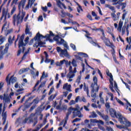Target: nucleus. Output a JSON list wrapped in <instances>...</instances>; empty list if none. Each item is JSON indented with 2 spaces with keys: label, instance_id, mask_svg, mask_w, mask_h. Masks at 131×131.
<instances>
[{
  "label": "nucleus",
  "instance_id": "53",
  "mask_svg": "<svg viewBox=\"0 0 131 131\" xmlns=\"http://www.w3.org/2000/svg\"><path fill=\"white\" fill-rule=\"evenodd\" d=\"M106 75L107 76H109V77H112L113 75H112V74L109 72V71H106Z\"/></svg>",
  "mask_w": 131,
  "mask_h": 131
},
{
  "label": "nucleus",
  "instance_id": "49",
  "mask_svg": "<svg viewBox=\"0 0 131 131\" xmlns=\"http://www.w3.org/2000/svg\"><path fill=\"white\" fill-rule=\"evenodd\" d=\"M54 91H55V88H54V87L51 88L49 93H48L49 96L52 95V94L54 92Z\"/></svg>",
  "mask_w": 131,
  "mask_h": 131
},
{
  "label": "nucleus",
  "instance_id": "51",
  "mask_svg": "<svg viewBox=\"0 0 131 131\" xmlns=\"http://www.w3.org/2000/svg\"><path fill=\"white\" fill-rule=\"evenodd\" d=\"M39 127L37 126L36 127V129L35 130H33V131H38L39 130V129H40V128H41V127H42V124H40L39 125Z\"/></svg>",
  "mask_w": 131,
  "mask_h": 131
},
{
  "label": "nucleus",
  "instance_id": "50",
  "mask_svg": "<svg viewBox=\"0 0 131 131\" xmlns=\"http://www.w3.org/2000/svg\"><path fill=\"white\" fill-rule=\"evenodd\" d=\"M128 28H129V25L127 24V26H126V31L127 32V35H128V34H129V31L128 30Z\"/></svg>",
  "mask_w": 131,
  "mask_h": 131
},
{
  "label": "nucleus",
  "instance_id": "8",
  "mask_svg": "<svg viewBox=\"0 0 131 131\" xmlns=\"http://www.w3.org/2000/svg\"><path fill=\"white\" fill-rule=\"evenodd\" d=\"M50 34H47L45 36L42 35H39L38 37L39 39L41 37V38H46L47 40H49L50 42H53L54 40L51 39V36H55V34L52 32V31H49Z\"/></svg>",
  "mask_w": 131,
  "mask_h": 131
},
{
  "label": "nucleus",
  "instance_id": "37",
  "mask_svg": "<svg viewBox=\"0 0 131 131\" xmlns=\"http://www.w3.org/2000/svg\"><path fill=\"white\" fill-rule=\"evenodd\" d=\"M72 65L73 67H77V64H76V60L74 59L72 60Z\"/></svg>",
  "mask_w": 131,
  "mask_h": 131
},
{
  "label": "nucleus",
  "instance_id": "57",
  "mask_svg": "<svg viewBox=\"0 0 131 131\" xmlns=\"http://www.w3.org/2000/svg\"><path fill=\"white\" fill-rule=\"evenodd\" d=\"M18 0H13L11 3V6H13V5H17V2H18Z\"/></svg>",
  "mask_w": 131,
  "mask_h": 131
},
{
  "label": "nucleus",
  "instance_id": "26",
  "mask_svg": "<svg viewBox=\"0 0 131 131\" xmlns=\"http://www.w3.org/2000/svg\"><path fill=\"white\" fill-rule=\"evenodd\" d=\"M114 86L115 91H116L118 96H120V94L119 93V89H118V86H117V83H116V82H115L114 83Z\"/></svg>",
  "mask_w": 131,
  "mask_h": 131
},
{
  "label": "nucleus",
  "instance_id": "34",
  "mask_svg": "<svg viewBox=\"0 0 131 131\" xmlns=\"http://www.w3.org/2000/svg\"><path fill=\"white\" fill-rule=\"evenodd\" d=\"M71 113V112H70V113L69 112H68L66 115V117H65V122H67L68 120V119L69 118V115H70V114Z\"/></svg>",
  "mask_w": 131,
  "mask_h": 131
},
{
  "label": "nucleus",
  "instance_id": "41",
  "mask_svg": "<svg viewBox=\"0 0 131 131\" xmlns=\"http://www.w3.org/2000/svg\"><path fill=\"white\" fill-rule=\"evenodd\" d=\"M7 2H8V0H4L3 3L0 6V13H2V8H3V7L6 5V3H7Z\"/></svg>",
  "mask_w": 131,
  "mask_h": 131
},
{
  "label": "nucleus",
  "instance_id": "6",
  "mask_svg": "<svg viewBox=\"0 0 131 131\" xmlns=\"http://www.w3.org/2000/svg\"><path fill=\"white\" fill-rule=\"evenodd\" d=\"M66 35V34H61L59 35H56L54 37H53V40H55V41H56L57 45H58V46H60V45H63L64 42H65V40L64 39H62V37L64 38ZM61 36V37H60Z\"/></svg>",
  "mask_w": 131,
  "mask_h": 131
},
{
  "label": "nucleus",
  "instance_id": "62",
  "mask_svg": "<svg viewBox=\"0 0 131 131\" xmlns=\"http://www.w3.org/2000/svg\"><path fill=\"white\" fill-rule=\"evenodd\" d=\"M56 50L58 53H60V52H61L62 51V49H61L60 47H57Z\"/></svg>",
  "mask_w": 131,
  "mask_h": 131
},
{
  "label": "nucleus",
  "instance_id": "1",
  "mask_svg": "<svg viewBox=\"0 0 131 131\" xmlns=\"http://www.w3.org/2000/svg\"><path fill=\"white\" fill-rule=\"evenodd\" d=\"M26 3V2L24 0L20 1L18 4L19 13L17 15L15 14L13 16V23L14 26L16 25V22L17 25H19V24H21V23L23 22V19H24V17H25V15H26V13L23 11L21 14V7L22 9H24Z\"/></svg>",
  "mask_w": 131,
  "mask_h": 131
},
{
  "label": "nucleus",
  "instance_id": "3",
  "mask_svg": "<svg viewBox=\"0 0 131 131\" xmlns=\"http://www.w3.org/2000/svg\"><path fill=\"white\" fill-rule=\"evenodd\" d=\"M4 41H5V37L0 36V45L4 43ZM8 42L9 43H7L5 45V48L4 49V51H3V50L4 49V48H5V46H2L0 47V53H1L0 60H2V59L4 58V55L8 53V51H9V47H10V45H12V43H13V40H12L11 36L9 37Z\"/></svg>",
  "mask_w": 131,
  "mask_h": 131
},
{
  "label": "nucleus",
  "instance_id": "52",
  "mask_svg": "<svg viewBox=\"0 0 131 131\" xmlns=\"http://www.w3.org/2000/svg\"><path fill=\"white\" fill-rule=\"evenodd\" d=\"M32 105V102L29 103L28 104L25 105V109H28Z\"/></svg>",
  "mask_w": 131,
  "mask_h": 131
},
{
  "label": "nucleus",
  "instance_id": "14",
  "mask_svg": "<svg viewBox=\"0 0 131 131\" xmlns=\"http://www.w3.org/2000/svg\"><path fill=\"white\" fill-rule=\"evenodd\" d=\"M65 89H67V91H68V92H72L71 85V84L68 85V83H66L64 84L63 86V89L65 90Z\"/></svg>",
  "mask_w": 131,
  "mask_h": 131
},
{
  "label": "nucleus",
  "instance_id": "64",
  "mask_svg": "<svg viewBox=\"0 0 131 131\" xmlns=\"http://www.w3.org/2000/svg\"><path fill=\"white\" fill-rule=\"evenodd\" d=\"M123 25V21H122L121 20H120L119 23V27H122V26Z\"/></svg>",
  "mask_w": 131,
  "mask_h": 131
},
{
  "label": "nucleus",
  "instance_id": "45",
  "mask_svg": "<svg viewBox=\"0 0 131 131\" xmlns=\"http://www.w3.org/2000/svg\"><path fill=\"white\" fill-rule=\"evenodd\" d=\"M16 11V7L14 6L13 8L12 9L11 11L10 12V15H13V14H14V13H15V12Z\"/></svg>",
  "mask_w": 131,
  "mask_h": 131
},
{
  "label": "nucleus",
  "instance_id": "23",
  "mask_svg": "<svg viewBox=\"0 0 131 131\" xmlns=\"http://www.w3.org/2000/svg\"><path fill=\"white\" fill-rule=\"evenodd\" d=\"M4 101H5L6 103H10L11 102V99L6 95V94H4Z\"/></svg>",
  "mask_w": 131,
  "mask_h": 131
},
{
  "label": "nucleus",
  "instance_id": "2",
  "mask_svg": "<svg viewBox=\"0 0 131 131\" xmlns=\"http://www.w3.org/2000/svg\"><path fill=\"white\" fill-rule=\"evenodd\" d=\"M110 114L112 117H116L121 124H125L126 126H130V122L128 121L126 118L123 117L121 113L118 112L113 108L110 109Z\"/></svg>",
  "mask_w": 131,
  "mask_h": 131
},
{
  "label": "nucleus",
  "instance_id": "35",
  "mask_svg": "<svg viewBox=\"0 0 131 131\" xmlns=\"http://www.w3.org/2000/svg\"><path fill=\"white\" fill-rule=\"evenodd\" d=\"M92 30H93V31H98L99 30H100V31H101V32H102V34H104V30L102 29L101 28H95V29H92Z\"/></svg>",
  "mask_w": 131,
  "mask_h": 131
},
{
  "label": "nucleus",
  "instance_id": "25",
  "mask_svg": "<svg viewBox=\"0 0 131 131\" xmlns=\"http://www.w3.org/2000/svg\"><path fill=\"white\" fill-rule=\"evenodd\" d=\"M110 48H111V49H112V50L111 51V52H112V55L113 56V57L115 56V46L112 45Z\"/></svg>",
  "mask_w": 131,
  "mask_h": 131
},
{
  "label": "nucleus",
  "instance_id": "54",
  "mask_svg": "<svg viewBox=\"0 0 131 131\" xmlns=\"http://www.w3.org/2000/svg\"><path fill=\"white\" fill-rule=\"evenodd\" d=\"M39 47L38 42H35L34 45H33V48H36V49H37Z\"/></svg>",
  "mask_w": 131,
  "mask_h": 131
},
{
  "label": "nucleus",
  "instance_id": "19",
  "mask_svg": "<svg viewBox=\"0 0 131 131\" xmlns=\"http://www.w3.org/2000/svg\"><path fill=\"white\" fill-rule=\"evenodd\" d=\"M30 69L29 68H23L21 69L19 72H18V74H23V73H24V72H27V71H28V70H29Z\"/></svg>",
  "mask_w": 131,
  "mask_h": 131
},
{
  "label": "nucleus",
  "instance_id": "42",
  "mask_svg": "<svg viewBox=\"0 0 131 131\" xmlns=\"http://www.w3.org/2000/svg\"><path fill=\"white\" fill-rule=\"evenodd\" d=\"M80 80H81V76L79 75L78 76V77L76 79V82H77L78 84H79V83H80Z\"/></svg>",
  "mask_w": 131,
  "mask_h": 131
},
{
  "label": "nucleus",
  "instance_id": "27",
  "mask_svg": "<svg viewBox=\"0 0 131 131\" xmlns=\"http://www.w3.org/2000/svg\"><path fill=\"white\" fill-rule=\"evenodd\" d=\"M107 29H108V31H110L108 32V33H110V34H111V35L112 36V37H113V40L114 41H115L116 40V39H115V36H114V34L110 32V31H111V29H110V28L108 27Z\"/></svg>",
  "mask_w": 131,
  "mask_h": 131
},
{
  "label": "nucleus",
  "instance_id": "44",
  "mask_svg": "<svg viewBox=\"0 0 131 131\" xmlns=\"http://www.w3.org/2000/svg\"><path fill=\"white\" fill-rule=\"evenodd\" d=\"M70 111H74V112H76L78 110L76 107H70L69 110Z\"/></svg>",
  "mask_w": 131,
  "mask_h": 131
},
{
  "label": "nucleus",
  "instance_id": "40",
  "mask_svg": "<svg viewBox=\"0 0 131 131\" xmlns=\"http://www.w3.org/2000/svg\"><path fill=\"white\" fill-rule=\"evenodd\" d=\"M60 53L61 55H68L67 49L62 50Z\"/></svg>",
  "mask_w": 131,
  "mask_h": 131
},
{
  "label": "nucleus",
  "instance_id": "18",
  "mask_svg": "<svg viewBox=\"0 0 131 131\" xmlns=\"http://www.w3.org/2000/svg\"><path fill=\"white\" fill-rule=\"evenodd\" d=\"M61 13L62 15V16H68V17H69L70 18H73V15L69 13H65L64 12V10H62L61 11Z\"/></svg>",
  "mask_w": 131,
  "mask_h": 131
},
{
  "label": "nucleus",
  "instance_id": "39",
  "mask_svg": "<svg viewBox=\"0 0 131 131\" xmlns=\"http://www.w3.org/2000/svg\"><path fill=\"white\" fill-rule=\"evenodd\" d=\"M77 11L78 12V13H80V11L81 12H83V9H82V7H81V6H79L78 8H77Z\"/></svg>",
  "mask_w": 131,
  "mask_h": 131
},
{
  "label": "nucleus",
  "instance_id": "5",
  "mask_svg": "<svg viewBox=\"0 0 131 131\" xmlns=\"http://www.w3.org/2000/svg\"><path fill=\"white\" fill-rule=\"evenodd\" d=\"M1 12H2V16L0 18V22L3 20V18H4V20H7V16L8 19H10L11 18V14H10L9 12V8L8 6H2L1 8Z\"/></svg>",
  "mask_w": 131,
  "mask_h": 131
},
{
  "label": "nucleus",
  "instance_id": "33",
  "mask_svg": "<svg viewBox=\"0 0 131 131\" xmlns=\"http://www.w3.org/2000/svg\"><path fill=\"white\" fill-rule=\"evenodd\" d=\"M30 95H31V93H28V94L25 95L23 98L21 99V101H20V103H23V102H24V100H25V97H29V96H30Z\"/></svg>",
  "mask_w": 131,
  "mask_h": 131
},
{
  "label": "nucleus",
  "instance_id": "9",
  "mask_svg": "<svg viewBox=\"0 0 131 131\" xmlns=\"http://www.w3.org/2000/svg\"><path fill=\"white\" fill-rule=\"evenodd\" d=\"M39 35H42V34H40L39 32H38L36 36L34 37V40L36 41L38 40V42L39 43V47L41 48V47H45L44 46H42V45H46V42L43 41H41V39L42 38L41 37H39Z\"/></svg>",
  "mask_w": 131,
  "mask_h": 131
},
{
  "label": "nucleus",
  "instance_id": "12",
  "mask_svg": "<svg viewBox=\"0 0 131 131\" xmlns=\"http://www.w3.org/2000/svg\"><path fill=\"white\" fill-rule=\"evenodd\" d=\"M103 42H104L105 46H106V47H108L109 48L112 47V46L114 45L113 44V43L110 41V40H109V39L107 38Z\"/></svg>",
  "mask_w": 131,
  "mask_h": 131
},
{
  "label": "nucleus",
  "instance_id": "16",
  "mask_svg": "<svg viewBox=\"0 0 131 131\" xmlns=\"http://www.w3.org/2000/svg\"><path fill=\"white\" fill-rule=\"evenodd\" d=\"M90 121L91 122H93V123H100V124H102V125L104 124V122L101 120H97L96 119H91Z\"/></svg>",
  "mask_w": 131,
  "mask_h": 131
},
{
  "label": "nucleus",
  "instance_id": "17",
  "mask_svg": "<svg viewBox=\"0 0 131 131\" xmlns=\"http://www.w3.org/2000/svg\"><path fill=\"white\" fill-rule=\"evenodd\" d=\"M73 117L74 118L75 117H80V114H81V113L80 112V111L78 110L76 111V112H73Z\"/></svg>",
  "mask_w": 131,
  "mask_h": 131
},
{
  "label": "nucleus",
  "instance_id": "55",
  "mask_svg": "<svg viewBox=\"0 0 131 131\" xmlns=\"http://www.w3.org/2000/svg\"><path fill=\"white\" fill-rule=\"evenodd\" d=\"M38 84H39V81H37V82H36V83L35 84V86H34V89H33V92H34V91H36V89H35V88H36V86H37V85H38Z\"/></svg>",
  "mask_w": 131,
  "mask_h": 131
},
{
  "label": "nucleus",
  "instance_id": "30",
  "mask_svg": "<svg viewBox=\"0 0 131 131\" xmlns=\"http://www.w3.org/2000/svg\"><path fill=\"white\" fill-rule=\"evenodd\" d=\"M110 89L111 91L113 93H115V90H114V89H113V82L110 81Z\"/></svg>",
  "mask_w": 131,
  "mask_h": 131
},
{
  "label": "nucleus",
  "instance_id": "56",
  "mask_svg": "<svg viewBox=\"0 0 131 131\" xmlns=\"http://www.w3.org/2000/svg\"><path fill=\"white\" fill-rule=\"evenodd\" d=\"M80 120H81V119H79L78 118H76V119H74L72 121L73 123L74 122H77V121H79Z\"/></svg>",
  "mask_w": 131,
  "mask_h": 131
},
{
  "label": "nucleus",
  "instance_id": "63",
  "mask_svg": "<svg viewBox=\"0 0 131 131\" xmlns=\"http://www.w3.org/2000/svg\"><path fill=\"white\" fill-rule=\"evenodd\" d=\"M126 14H127V12H125L123 14L122 16V20H124L125 19V16H126Z\"/></svg>",
  "mask_w": 131,
  "mask_h": 131
},
{
  "label": "nucleus",
  "instance_id": "38",
  "mask_svg": "<svg viewBox=\"0 0 131 131\" xmlns=\"http://www.w3.org/2000/svg\"><path fill=\"white\" fill-rule=\"evenodd\" d=\"M47 82V81H44L43 82L41 83V84L39 85L38 90H39L40 88H43L45 85H46V83Z\"/></svg>",
  "mask_w": 131,
  "mask_h": 131
},
{
  "label": "nucleus",
  "instance_id": "22",
  "mask_svg": "<svg viewBox=\"0 0 131 131\" xmlns=\"http://www.w3.org/2000/svg\"><path fill=\"white\" fill-rule=\"evenodd\" d=\"M83 85H84V92H86L88 97H89V98H90L91 97V96H90L89 95V87L86 86V85H85V83H83Z\"/></svg>",
  "mask_w": 131,
  "mask_h": 131
},
{
  "label": "nucleus",
  "instance_id": "43",
  "mask_svg": "<svg viewBox=\"0 0 131 131\" xmlns=\"http://www.w3.org/2000/svg\"><path fill=\"white\" fill-rule=\"evenodd\" d=\"M68 21H69V23H72V24H73V25H74L75 24H77V25H78V26H79V25L78 23H77V22H76V21H71V19H70V18L68 19Z\"/></svg>",
  "mask_w": 131,
  "mask_h": 131
},
{
  "label": "nucleus",
  "instance_id": "13",
  "mask_svg": "<svg viewBox=\"0 0 131 131\" xmlns=\"http://www.w3.org/2000/svg\"><path fill=\"white\" fill-rule=\"evenodd\" d=\"M25 33L26 34H28L30 37H31V36H32V33L30 32V30H29V27L28 26V25H26Z\"/></svg>",
  "mask_w": 131,
  "mask_h": 131
},
{
  "label": "nucleus",
  "instance_id": "31",
  "mask_svg": "<svg viewBox=\"0 0 131 131\" xmlns=\"http://www.w3.org/2000/svg\"><path fill=\"white\" fill-rule=\"evenodd\" d=\"M97 114H96V112H93L92 114L90 116H89V118H97Z\"/></svg>",
  "mask_w": 131,
  "mask_h": 131
},
{
  "label": "nucleus",
  "instance_id": "20",
  "mask_svg": "<svg viewBox=\"0 0 131 131\" xmlns=\"http://www.w3.org/2000/svg\"><path fill=\"white\" fill-rule=\"evenodd\" d=\"M126 41L127 42H128V43L129 44V46L128 47V45H127L126 46V48H125V50L127 51V50H130V48H131V45H130V40H129V39L128 38V37L126 38Z\"/></svg>",
  "mask_w": 131,
  "mask_h": 131
},
{
  "label": "nucleus",
  "instance_id": "32",
  "mask_svg": "<svg viewBox=\"0 0 131 131\" xmlns=\"http://www.w3.org/2000/svg\"><path fill=\"white\" fill-rule=\"evenodd\" d=\"M56 97H57V93H56L54 95V96L53 95H52L51 96H50L48 99L51 101V100L52 101H53L54 100V99H55V98H56Z\"/></svg>",
  "mask_w": 131,
  "mask_h": 131
},
{
  "label": "nucleus",
  "instance_id": "48",
  "mask_svg": "<svg viewBox=\"0 0 131 131\" xmlns=\"http://www.w3.org/2000/svg\"><path fill=\"white\" fill-rule=\"evenodd\" d=\"M70 47L74 51H76V46L74 44L71 43L70 44Z\"/></svg>",
  "mask_w": 131,
  "mask_h": 131
},
{
  "label": "nucleus",
  "instance_id": "61",
  "mask_svg": "<svg viewBox=\"0 0 131 131\" xmlns=\"http://www.w3.org/2000/svg\"><path fill=\"white\" fill-rule=\"evenodd\" d=\"M36 106L35 105H33L31 107L30 109L29 110V112H31L33 111L34 109H35Z\"/></svg>",
  "mask_w": 131,
  "mask_h": 131
},
{
  "label": "nucleus",
  "instance_id": "7",
  "mask_svg": "<svg viewBox=\"0 0 131 131\" xmlns=\"http://www.w3.org/2000/svg\"><path fill=\"white\" fill-rule=\"evenodd\" d=\"M106 8H108L110 10H111L113 13H111L112 17L113 18V21H117V17H116V11H115V7L108 4H105Z\"/></svg>",
  "mask_w": 131,
  "mask_h": 131
},
{
  "label": "nucleus",
  "instance_id": "15",
  "mask_svg": "<svg viewBox=\"0 0 131 131\" xmlns=\"http://www.w3.org/2000/svg\"><path fill=\"white\" fill-rule=\"evenodd\" d=\"M30 117L28 118H26L23 121V123L25 124L26 123H31V122H33V119H30Z\"/></svg>",
  "mask_w": 131,
  "mask_h": 131
},
{
  "label": "nucleus",
  "instance_id": "46",
  "mask_svg": "<svg viewBox=\"0 0 131 131\" xmlns=\"http://www.w3.org/2000/svg\"><path fill=\"white\" fill-rule=\"evenodd\" d=\"M60 66H62V65H63L64 64V63H65V64H67L68 63V61L63 59L62 60L60 61Z\"/></svg>",
  "mask_w": 131,
  "mask_h": 131
},
{
  "label": "nucleus",
  "instance_id": "47",
  "mask_svg": "<svg viewBox=\"0 0 131 131\" xmlns=\"http://www.w3.org/2000/svg\"><path fill=\"white\" fill-rule=\"evenodd\" d=\"M2 119H7V112L2 113Z\"/></svg>",
  "mask_w": 131,
  "mask_h": 131
},
{
  "label": "nucleus",
  "instance_id": "60",
  "mask_svg": "<svg viewBox=\"0 0 131 131\" xmlns=\"http://www.w3.org/2000/svg\"><path fill=\"white\" fill-rule=\"evenodd\" d=\"M87 18L89 19V20H91V21H93V17H92V15L91 14H88L86 15Z\"/></svg>",
  "mask_w": 131,
  "mask_h": 131
},
{
  "label": "nucleus",
  "instance_id": "11",
  "mask_svg": "<svg viewBox=\"0 0 131 131\" xmlns=\"http://www.w3.org/2000/svg\"><path fill=\"white\" fill-rule=\"evenodd\" d=\"M93 81H94V83H92L91 85V88H92L91 94L95 93V85L98 86V78L97 77L95 76L93 77Z\"/></svg>",
  "mask_w": 131,
  "mask_h": 131
},
{
  "label": "nucleus",
  "instance_id": "29",
  "mask_svg": "<svg viewBox=\"0 0 131 131\" xmlns=\"http://www.w3.org/2000/svg\"><path fill=\"white\" fill-rule=\"evenodd\" d=\"M78 55L82 56L84 58H88L89 57V55L86 53H84L83 52H78Z\"/></svg>",
  "mask_w": 131,
  "mask_h": 131
},
{
  "label": "nucleus",
  "instance_id": "59",
  "mask_svg": "<svg viewBox=\"0 0 131 131\" xmlns=\"http://www.w3.org/2000/svg\"><path fill=\"white\" fill-rule=\"evenodd\" d=\"M100 101L101 104H105V101L104 100V98L103 97L100 98Z\"/></svg>",
  "mask_w": 131,
  "mask_h": 131
},
{
  "label": "nucleus",
  "instance_id": "24",
  "mask_svg": "<svg viewBox=\"0 0 131 131\" xmlns=\"http://www.w3.org/2000/svg\"><path fill=\"white\" fill-rule=\"evenodd\" d=\"M125 124V126L122 125H118V124H116V127H117V128H119V129H122V128H127V127H128V126H127L125 125V124Z\"/></svg>",
  "mask_w": 131,
  "mask_h": 131
},
{
  "label": "nucleus",
  "instance_id": "4",
  "mask_svg": "<svg viewBox=\"0 0 131 131\" xmlns=\"http://www.w3.org/2000/svg\"><path fill=\"white\" fill-rule=\"evenodd\" d=\"M25 37V34H23L21 36H20L19 40L18 41V49L17 52V56H20V54L21 53H24L25 52V47L26 46V45H27V43H24V38ZM21 48H23V49H21Z\"/></svg>",
  "mask_w": 131,
  "mask_h": 131
},
{
  "label": "nucleus",
  "instance_id": "36",
  "mask_svg": "<svg viewBox=\"0 0 131 131\" xmlns=\"http://www.w3.org/2000/svg\"><path fill=\"white\" fill-rule=\"evenodd\" d=\"M101 117L105 121H108V120H109V117L108 116V115H105H105L103 114V115Z\"/></svg>",
  "mask_w": 131,
  "mask_h": 131
},
{
  "label": "nucleus",
  "instance_id": "58",
  "mask_svg": "<svg viewBox=\"0 0 131 131\" xmlns=\"http://www.w3.org/2000/svg\"><path fill=\"white\" fill-rule=\"evenodd\" d=\"M34 120H35V121L34 122L33 126H35V125H36V124H37V122H38L37 118H35L34 119Z\"/></svg>",
  "mask_w": 131,
  "mask_h": 131
},
{
  "label": "nucleus",
  "instance_id": "10",
  "mask_svg": "<svg viewBox=\"0 0 131 131\" xmlns=\"http://www.w3.org/2000/svg\"><path fill=\"white\" fill-rule=\"evenodd\" d=\"M10 74H9L6 78V82L7 83V84L8 85L11 84V83H14V82H16L17 81V78L16 77H13V76H12L10 79H9V76H10Z\"/></svg>",
  "mask_w": 131,
  "mask_h": 131
},
{
  "label": "nucleus",
  "instance_id": "21",
  "mask_svg": "<svg viewBox=\"0 0 131 131\" xmlns=\"http://www.w3.org/2000/svg\"><path fill=\"white\" fill-rule=\"evenodd\" d=\"M57 5L58 6V7L60 8V9H61L62 11L63 10V8H62V7H61V5L62 6V7H63L64 9H67V7H66V6L65 5V4L62 3V2H61V1H59L57 3Z\"/></svg>",
  "mask_w": 131,
  "mask_h": 131
},
{
  "label": "nucleus",
  "instance_id": "28",
  "mask_svg": "<svg viewBox=\"0 0 131 131\" xmlns=\"http://www.w3.org/2000/svg\"><path fill=\"white\" fill-rule=\"evenodd\" d=\"M32 104H33L34 106H35L36 107V105L39 103V100H37V98H35L33 99V101L32 102Z\"/></svg>",
  "mask_w": 131,
  "mask_h": 131
}]
</instances>
